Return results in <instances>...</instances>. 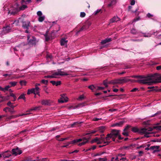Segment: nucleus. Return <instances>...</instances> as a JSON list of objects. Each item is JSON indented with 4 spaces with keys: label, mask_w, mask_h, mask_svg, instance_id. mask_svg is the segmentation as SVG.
Here are the masks:
<instances>
[{
    "label": "nucleus",
    "mask_w": 161,
    "mask_h": 161,
    "mask_svg": "<svg viewBox=\"0 0 161 161\" xmlns=\"http://www.w3.org/2000/svg\"><path fill=\"white\" fill-rule=\"evenodd\" d=\"M104 88L100 86H97V91H98L99 90H103Z\"/></svg>",
    "instance_id": "obj_48"
},
{
    "label": "nucleus",
    "mask_w": 161,
    "mask_h": 161,
    "mask_svg": "<svg viewBox=\"0 0 161 161\" xmlns=\"http://www.w3.org/2000/svg\"><path fill=\"white\" fill-rule=\"evenodd\" d=\"M10 87H11V86H6L4 88H3L4 89V92H5L6 91H8L9 88H10Z\"/></svg>",
    "instance_id": "obj_40"
},
{
    "label": "nucleus",
    "mask_w": 161,
    "mask_h": 161,
    "mask_svg": "<svg viewBox=\"0 0 161 161\" xmlns=\"http://www.w3.org/2000/svg\"><path fill=\"white\" fill-rule=\"evenodd\" d=\"M142 36H143L144 37H150L151 36V33H143L142 32H141Z\"/></svg>",
    "instance_id": "obj_22"
},
{
    "label": "nucleus",
    "mask_w": 161,
    "mask_h": 161,
    "mask_svg": "<svg viewBox=\"0 0 161 161\" xmlns=\"http://www.w3.org/2000/svg\"><path fill=\"white\" fill-rule=\"evenodd\" d=\"M86 15V14L84 12H81L80 14V17H84Z\"/></svg>",
    "instance_id": "obj_47"
},
{
    "label": "nucleus",
    "mask_w": 161,
    "mask_h": 161,
    "mask_svg": "<svg viewBox=\"0 0 161 161\" xmlns=\"http://www.w3.org/2000/svg\"><path fill=\"white\" fill-rule=\"evenodd\" d=\"M111 41V38H108L106 39L103 41H102L101 42V43L102 44H104L107 42H110Z\"/></svg>",
    "instance_id": "obj_21"
},
{
    "label": "nucleus",
    "mask_w": 161,
    "mask_h": 161,
    "mask_svg": "<svg viewBox=\"0 0 161 161\" xmlns=\"http://www.w3.org/2000/svg\"><path fill=\"white\" fill-rule=\"evenodd\" d=\"M8 107H6L3 109V110L5 111L6 112H7L8 111Z\"/></svg>",
    "instance_id": "obj_59"
},
{
    "label": "nucleus",
    "mask_w": 161,
    "mask_h": 161,
    "mask_svg": "<svg viewBox=\"0 0 161 161\" xmlns=\"http://www.w3.org/2000/svg\"><path fill=\"white\" fill-rule=\"evenodd\" d=\"M27 6L26 5H23L21 7L19 8V10H24L25 8H27Z\"/></svg>",
    "instance_id": "obj_36"
},
{
    "label": "nucleus",
    "mask_w": 161,
    "mask_h": 161,
    "mask_svg": "<svg viewBox=\"0 0 161 161\" xmlns=\"http://www.w3.org/2000/svg\"><path fill=\"white\" fill-rule=\"evenodd\" d=\"M156 69L158 70L161 69V65L157 66L156 67Z\"/></svg>",
    "instance_id": "obj_64"
},
{
    "label": "nucleus",
    "mask_w": 161,
    "mask_h": 161,
    "mask_svg": "<svg viewBox=\"0 0 161 161\" xmlns=\"http://www.w3.org/2000/svg\"><path fill=\"white\" fill-rule=\"evenodd\" d=\"M30 24V22L29 21H24L23 22L22 27L24 29H28Z\"/></svg>",
    "instance_id": "obj_11"
},
{
    "label": "nucleus",
    "mask_w": 161,
    "mask_h": 161,
    "mask_svg": "<svg viewBox=\"0 0 161 161\" xmlns=\"http://www.w3.org/2000/svg\"><path fill=\"white\" fill-rule=\"evenodd\" d=\"M40 108V107L39 106L36 107H35L31 108V109H30L29 111H28L27 112H30L31 111H33V110L36 111V110L39 109Z\"/></svg>",
    "instance_id": "obj_29"
},
{
    "label": "nucleus",
    "mask_w": 161,
    "mask_h": 161,
    "mask_svg": "<svg viewBox=\"0 0 161 161\" xmlns=\"http://www.w3.org/2000/svg\"><path fill=\"white\" fill-rule=\"evenodd\" d=\"M8 111L11 114H14L15 112V111H14L13 109H12L10 108H8Z\"/></svg>",
    "instance_id": "obj_44"
},
{
    "label": "nucleus",
    "mask_w": 161,
    "mask_h": 161,
    "mask_svg": "<svg viewBox=\"0 0 161 161\" xmlns=\"http://www.w3.org/2000/svg\"><path fill=\"white\" fill-rule=\"evenodd\" d=\"M20 83L21 86L25 85L26 84V82L24 80H21L20 81Z\"/></svg>",
    "instance_id": "obj_42"
},
{
    "label": "nucleus",
    "mask_w": 161,
    "mask_h": 161,
    "mask_svg": "<svg viewBox=\"0 0 161 161\" xmlns=\"http://www.w3.org/2000/svg\"><path fill=\"white\" fill-rule=\"evenodd\" d=\"M120 20V18L117 16H114L113 18L110 19L109 20V23H114L119 21Z\"/></svg>",
    "instance_id": "obj_13"
},
{
    "label": "nucleus",
    "mask_w": 161,
    "mask_h": 161,
    "mask_svg": "<svg viewBox=\"0 0 161 161\" xmlns=\"http://www.w3.org/2000/svg\"><path fill=\"white\" fill-rule=\"evenodd\" d=\"M17 82H16V81H11V82H10L9 83V84L11 85V87L12 86H15L17 84Z\"/></svg>",
    "instance_id": "obj_34"
},
{
    "label": "nucleus",
    "mask_w": 161,
    "mask_h": 161,
    "mask_svg": "<svg viewBox=\"0 0 161 161\" xmlns=\"http://www.w3.org/2000/svg\"><path fill=\"white\" fill-rule=\"evenodd\" d=\"M125 154L119 153L117 155V157H122V156H125Z\"/></svg>",
    "instance_id": "obj_57"
},
{
    "label": "nucleus",
    "mask_w": 161,
    "mask_h": 161,
    "mask_svg": "<svg viewBox=\"0 0 161 161\" xmlns=\"http://www.w3.org/2000/svg\"><path fill=\"white\" fill-rule=\"evenodd\" d=\"M37 15L39 17L42 15V13L41 11H38L37 13Z\"/></svg>",
    "instance_id": "obj_49"
},
{
    "label": "nucleus",
    "mask_w": 161,
    "mask_h": 161,
    "mask_svg": "<svg viewBox=\"0 0 161 161\" xmlns=\"http://www.w3.org/2000/svg\"><path fill=\"white\" fill-rule=\"evenodd\" d=\"M31 0H26V1H25V0H22L21 1V3L22 4L25 2L30 3L31 2Z\"/></svg>",
    "instance_id": "obj_45"
},
{
    "label": "nucleus",
    "mask_w": 161,
    "mask_h": 161,
    "mask_svg": "<svg viewBox=\"0 0 161 161\" xmlns=\"http://www.w3.org/2000/svg\"><path fill=\"white\" fill-rule=\"evenodd\" d=\"M138 90V89L137 88H135L131 90L130 91L131 92H136V91Z\"/></svg>",
    "instance_id": "obj_53"
},
{
    "label": "nucleus",
    "mask_w": 161,
    "mask_h": 161,
    "mask_svg": "<svg viewBox=\"0 0 161 161\" xmlns=\"http://www.w3.org/2000/svg\"><path fill=\"white\" fill-rule=\"evenodd\" d=\"M84 96L83 95L80 96L78 98V99L80 100H82L84 98Z\"/></svg>",
    "instance_id": "obj_52"
},
{
    "label": "nucleus",
    "mask_w": 161,
    "mask_h": 161,
    "mask_svg": "<svg viewBox=\"0 0 161 161\" xmlns=\"http://www.w3.org/2000/svg\"><path fill=\"white\" fill-rule=\"evenodd\" d=\"M65 94L61 95V98L58 100V102L60 103H63L68 101V98L66 96Z\"/></svg>",
    "instance_id": "obj_8"
},
{
    "label": "nucleus",
    "mask_w": 161,
    "mask_h": 161,
    "mask_svg": "<svg viewBox=\"0 0 161 161\" xmlns=\"http://www.w3.org/2000/svg\"><path fill=\"white\" fill-rule=\"evenodd\" d=\"M44 84H47L48 82V80H42L41 81Z\"/></svg>",
    "instance_id": "obj_50"
},
{
    "label": "nucleus",
    "mask_w": 161,
    "mask_h": 161,
    "mask_svg": "<svg viewBox=\"0 0 161 161\" xmlns=\"http://www.w3.org/2000/svg\"><path fill=\"white\" fill-rule=\"evenodd\" d=\"M29 43L30 44H34L36 43V40L34 38H33L32 40H30Z\"/></svg>",
    "instance_id": "obj_37"
},
{
    "label": "nucleus",
    "mask_w": 161,
    "mask_h": 161,
    "mask_svg": "<svg viewBox=\"0 0 161 161\" xmlns=\"http://www.w3.org/2000/svg\"><path fill=\"white\" fill-rule=\"evenodd\" d=\"M53 103V101L50 100H43L42 101L41 103L43 105L50 106Z\"/></svg>",
    "instance_id": "obj_9"
},
{
    "label": "nucleus",
    "mask_w": 161,
    "mask_h": 161,
    "mask_svg": "<svg viewBox=\"0 0 161 161\" xmlns=\"http://www.w3.org/2000/svg\"><path fill=\"white\" fill-rule=\"evenodd\" d=\"M33 90H32V89H29L28 91L27 94L29 95L31 93H33Z\"/></svg>",
    "instance_id": "obj_43"
},
{
    "label": "nucleus",
    "mask_w": 161,
    "mask_h": 161,
    "mask_svg": "<svg viewBox=\"0 0 161 161\" xmlns=\"http://www.w3.org/2000/svg\"><path fill=\"white\" fill-rule=\"evenodd\" d=\"M101 119V118H94L93 119V120L95 121H97Z\"/></svg>",
    "instance_id": "obj_60"
},
{
    "label": "nucleus",
    "mask_w": 161,
    "mask_h": 161,
    "mask_svg": "<svg viewBox=\"0 0 161 161\" xmlns=\"http://www.w3.org/2000/svg\"><path fill=\"white\" fill-rule=\"evenodd\" d=\"M130 126H127L124 129V131L123 132V134L125 136H127L128 135V132H127V130L129 128Z\"/></svg>",
    "instance_id": "obj_25"
},
{
    "label": "nucleus",
    "mask_w": 161,
    "mask_h": 161,
    "mask_svg": "<svg viewBox=\"0 0 161 161\" xmlns=\"http://www.w3.org/2000/svg\"><path fill=\"white\" fill-rule=\"evenodd\" d=\"M154 128L148 127L143 128L140 130L136 127H133L132 129V131L134 132H138L139 133L144 134V136L147 137H149L153 135V132L152 131Z\"/></svg>",
    "instance_id": "obj_1"
},
{
    "label": "nucleus",
    "mask_w": 161,
    "mask_h": 161,
    "mask_svg": "<svg viewBox=\"0 0 161 161\" xmlns=\"http://www.w3.org/2000/svg\"><path fill=\"white\" fill-rule=\"evenodd\" d=\"M45 18V17L44 15L40 16L38 18V20L39 22H42L44 20Z\"/></svg>",
    "instance_id": "obj_30"
},
{
    "label": "nucleus",
    "mask_w": 161,
    "mask_h": 161,
    "mask_svg": "<svg viewBox=\"0 0 161 161\" xmlns=\"http://www.w3.org/2000/svg\"><path fill=\"white\" fill-rule=\"evenodd\" d=\"M67 42V40H66L65 38L62 39L60 41L61 45L66 46Z\"/></svg>",
    "instance_id": "obj_17"
},
{
    "label": "nucleus",
    "mask_w": 161,
    "mask_h": 161,
    "mask_svg": "<svg viewBox=\"0 0 161 161\" xmlns=\"http://www.w3.org/2000/svg\"><path fill=\"white\" fill-rule=\"evenodd\" d=\"M10 96L13 97V98L14 99L16 98V97L13 93H10Z\"/></svg>",
    "instance_id": "obj_54"
},
{
    "label": "nucleus",
    "mask_w": 161,
    "mask_h": 161,
    "mask_svg": "<svg viewBox=\"0 0 161 161\" xmlns=\"http://www.w3.org/2000/svg\"><path fill=\"white\" fill-rule=\"evenodd\" d=\"M59 73L58 71L55 72L52 74V77L53 78H57L58 76H59Z\"/></svg>",
    "instance_id": "obj_28"
},
{
    "label": "nucleus",
    "mask_w": 161,
    "mask_h": 161,
    "mask_svg": "<svg viewBox=\"0 0 161 161\" xmlns=\"http://www.w3.org/2000/svg\"><path fill=\"white\" fill-rule=\"evenodd\" d=\"M143 76V78L142 79L136 80L137 82L141 84H147L148 85L153 84V79L152 78V75L146 77Z\"/></svg>",
    "instance_id": "obj_2"
},
{
    "label": "nucleus",
    "mask_w": 161,
    "mask_h": 161,
    "mask_svg": "<svg viewBox=\"0 0 161 161\" xmlns=\"http://www.w3.org/2000/svg\"><path fill=\"white\" fill-rule=\"evenodd\" d=\"M88 88L91 90L93 92L97 91V86H95L93 85L88 86Z\"/></svg>",
    "instance_id": "obj_23"
},
{
    "label": "nucleus",
    "mask_w": 161,
    "mask_h": 161,
    "mask_svg": "<svg viewBox=\"0 0 161 161\" xmlns=\"http://www.w3.org/2000/svg\"><path fill=\"white\" fill-rule=\"evenodd\" d=\"M97 129L96 128L93 130H91L90 131V132L88 133H87L86 134V135H89V134H94V133H95L96 132H97Z\"/></svg>",
    "instance_id": "obj_38"
},
{
    "label": "nucleus",
    "mask_w": 161,
    "mask_h": 161,
    "mask_svg": "<svg viewBox=\"0 0 161 161\" xmlns=\"http://www.w3.org/2000/svg\"><path fill=\"white\" fill-rule=\"evenodd\" d=\"M130 77L134 78H143V77L142 75H132Z\"/></svg>",
    "instance_id": "obj_35"
},
{
    "label": "nucleus",
    "mask_w": 161,
    "mask_h": 161,
    "mask_svg": "<svg viewBox=\"0 0 161 161\" xmlns=\"http://www.w3.org/2000/svg\"><path fill=\"white\" fill-rule=\"evenodd\" d=\"M152 78L153 79V84L158 82H161V76L157 74L152 75Z\"/></svg>",
    "instance_id": "obj_7"
},
{
    "label": "nucleus",
    "mask_w": 161,
    "mask_h": 161,
    "mask_svg": "<svg viewBox=\"0 0 161 161\" xmlns=\"http://www.w3.org/2000/svg\"><path fill=\"white\" fill-rule=\"evenodd\" d=\"M8 151H7L3 153L2 155L3 156V158H8L11 156V154L10 153H8Z\"/></svg>",
    "instance_id": "obj_19"
},
{
    "label": "nucleus",
    "mask_w": 161,
    "mask_h": 161,
    "mask_svg": "<svg viewBox=\"0 0 161 161\" xmlns=\"http://www.w3.org/2000/svg\"><path fill=\"white\" fill-rule=\"evenodd\" d=\"M50 82L52 83V84L53 85H55L56 86H58L59 85L61 84V82L60 81H51Z\"/></svg>",
    "instance_id": "obj_20"
},
{
    "label": "nucleus",
    "mask_w": 161,
    "mask_h": 161,
    "mask_svg": "<svg viewBox=\"0 0 161 161\" xmlns=\"http://www.w3.org/2000/svg\"><path fill=\"white\" fill-rule=\"evenodd\" d=\"M99 159L100 160H101V161H107V159L106 158H100Z\"/></svg>",
    "instance_id": "obj_55"
},
{
    "label": "nucleus",
    "mask_w": 161,
    "mask_h": 161,
    "mask_svg": "<svg viewBox=\"0 0 161 161\" xmlns=\"http://www.w3.org/2000/svg\"><path fill=\"white\" fill-rule=\"evenodd\" d=\"M85 105H86L85 104V103H80L79 104L78 107H82L85 106Z\"/></svg>",
    "instance_id": "obj_51"
},
{
    "label": "nucleus",
    "mask_w": 161,
    "mask_h": 161,
    "mask_svg": "<svg viewBox=\"0 0 161 161\" xmlns=\"http://www.w3.org/2000/svg\"><path fill=\"white\" fill-rule=\"evenodd\" d=\"M96 148V146L95 145H93L92 147H91L86 149V151H91L92 150H94Z\"/></svg>",
    "instance_id": "obj_33"
},
{
    "label": "nucleus",
    "mask_w": 161,
    "mask_h": 161,
    "mask_svg": "<svg viewBox=\"0 0 161 161\" xmlns=\"http://www.w3.org/2000/svg\"><path fill=\"white\" fill-rule=\"evenodd\" d=\"M125 77L122 78L123 84L129 81V79H127V77Z\"/></svg>",
    "instance_id": "obj_31"
},
{
    "label": "nucleus",
    "mask_w": 161,
    "mask_h": 161,
    "mask_svg": "<svg viewBox=\"0 0 161 161\" xmlns=\"http://www.w3.org/2000/svg\"><path fill=\"white\" fill-rule=\"evenodd\" d=\"M59 73V75L64 76L67 75L68 74L64 71H62V69H58V70Z\"/></svg>",
    "instance_id": "obj_18"
},
{
    "label": "nucleus",
    "mask_w": 161,
    "mask_h": 161,
    "mask_svg": "<svg viewBox=\"0 0 161 161\" xmlns=\"http://www.w3.org/2000/svg\"><path fill=\"white\" fill-rule=\"evenodd\" d=\"M48 31H47L46 34L45 35V37L46 38V41H48L50 38L49 36H48L47 35V34H48Z\"/></svg>",
    "instance_id": "obj_39"
},
{
    "label": "nucleus",
    "mask_w": 161,
    "mask_h": 161,
    "mask_svg": "<svg viewBox=\"0 0 161 161\" xmlns=\"http://www.w3.org/2000/svg\"><path fill=\"white\" fill-rule=\"evenodd\" d=\"M19 11L18 8H15L8 11V13L14 15L16 14Z\"/></svg>",
    "instance_id": "obj_12"
},
{
    "label": "nucleus",
    "mask_w": 161,
    "mask_h": 161,
    "mask_svg": "<svg viewBox=\"0 0 161 161\" xmlns=\"http://www.w3.org/2000/svg\"><path fill=\"white\" fill-rule=\"evenodd\" d=\"M101 11V9H98L96 11H95L94 13V14L95 15L97 14L98 13L100 12Z\"/></svg>",
    "instance_id": "obj_46"
},
{
    "label": "nucleus",
    "mask_w": 161,
    "mask_h": 161,
    "mask_svg": "<svg viewBox=\"0 0 161 161\" xmlns=\"http://www.w3.org/2000/svg\"><path fill=\"white\" fill-rule=\"evenodd\" d=\"M123 121H121L119 123H117L113 124V126H121L123 123Z\"/></svg>",
    "instance_id": "obj_26"
},
{
    "label": "nucleus",
    "mask_w": 161,
    "mask_h": 161,
    "mask_svg": "<svg viewBox=\"0 0 161 161\" xmlns=\"http://www.w3.org/2000/svg\"><path fill=\"white\" fill-rule=\"evenodd\" d=\"M113 83H114V84H123L122 79V78L115 79L114 80Z\"/></svg>",
    "instance_id": "obj_15"
},
{
    "label": "nucleus",
    "mask_w": 161,
    "mask_h": 161,
    "mask_svg": "<svg viewBox=\"0 0 161 161\" xmlns=\"http://www.w3.org/2000/svg\"><path fill=\"white\" fill-rule=\"evenodd\" d=\"M135 1L134 0H132L131 1L130 4L131 5H133L135 4Z\"/></svg>",
    "instance_id": "obj_56"
},
{
    "label": "nucleus",
    "mask_w": 161,
    "mask_h": 161,
    "mask_svg": "<svg viewBox=\"0 0 161 161\" xmlns=\"http://www.w3.org/2000/svg\"><path fill=\"white\" fill-rule=\"evenodd\" d=\"M106 141L105 138L104 137V135H103L100 138L96 137L91 142L92 143L96 142L97 144H100L102 143H103L107 144L109 143V142L107 141Z\"/></svg>",
    "instance_id": "obj_4"
},
{
    "label": "nucleus",
    "mask_w": 161,
    "mask_h": 161,
    "mask_svg": "<svg viewBox=\"0 0 161 161\" xmlns=\"http://www.w3.org/2000/svg\"><path fill=\"white\" fill-rule=\"evenodd\" d=\"M111 2L108 5V7H111L115 4L116 3V0H110Z\"/></svg>",
    "instance_id": "obj_27"
},
{
    "label": "nucleus",
    "mask_w": 161,
    "mask_h": 161,
    "mask_svg": "<svg viewBox=\"0 0 161 161\" xmlns=\"http://www.w3.org/2000/svg\"><path fill=\"white\" fill-rule=\"evenodd\" d=\"M129 81H130L131 82H137L136 80H134L129 79Z\"/></svg>",
    "instance_id": "obj_61"
},
{
    "label": "nucleus",
    "mask_w": 161,
    "mask_h": 161,
    "mask_svg": "<svg viewBox=\"0 0 161 161\" xmlns=\"http://www.w3.org/2000/svg\"><path fill=\"white\" fill-rule=\"evenodd\" d=\"M19 23V21L18 20H15L13 23H12L11 24H9L4 27L3 30H11V28L14 25L16 26L18 25Z\"/></svg>",
    "instance_id": "obj_6"
},
{
    "label": "nucleus",
    "mask_w": 161,
    "mask_h": 161,
    "mask_svg": "<svg viewBox=\"0 0 161 161\" xmlns=\"http://www.w3.org/2000/svg\"><path fill=\"white\" fill-rule=\"evenodd\" d=\"M103 84L106 87H108V80H105L103 81Z\"/></svg>",
    "instance_id": "obj_41"
},
{
    "label": "nucleus",
    "mask_w": 161,
    "mask_h": 161,
    "mask_svg": "<svg viewBox=\"0 0 161 161\" xmlns=\"http://www.w3.org/2000/svg\"><path fill=\"white\" fill-rule=\"evenodd\" d=\"M97 131L100 132H103L106 129V128L104 126H101L96 128Z\"/></svg>",
    "instance_id": "obj_16"
},
{
    "label": "nucleus",
    "mask_w": 161,
    "mask_h": 161,
    "mask_svg": "<svg viewBox=\"0 0 161 161\" xmlns=\"http://www.w3.org/2000/svg\"><path fill=\"white\" fill-rule=\"evenodd\" d=\"M11 75V74H4L3 75V76H10Z\"/></svg>",
    "instance_id": "obj_62"
},
{
    "label": "nucleus",
    "mask_w": 161,
    "mask_h": 161,
    "mask_svg": "<svg viewBox=\"0 0 161 161\" xmlns=\"http://www.w3.org/2000/svg\"><path fill=\"white\" fill-rule=\"evenodd\" d=\"M153 15L152 14H150V13H148L147 14V16L148 17V18H150L151 17H152L153 16Z\"/></svg>",
    "instance_id": "obj_58"
},
{
    "label": "nucleus",
    "mask_w": 161,
    "mask_h": 161,
    "mask_svg": "<svg viewBox=\"0 0 161 161\" xmlns=\"http://www.w3.org/2000/svg\"><path fill=\"white\" fill-rule=\"evenodd\" d=\"M12 153L15 155H19L22 153V152L18 147L12 150Z\"/></svg>",
    "instance_id": "obj_10"
},
{
    "label": "nucleus",
    "mask_w": 161,
    "mask_h": 161,
    "mask_svg": "<svg viewBox=\"0 0 161 161\" xmlns=\"http://www.w3.org/2000/svg\"><path fill=\"white\" fill-rule=\"evenodd\" d=\"M119 130H113L110 134H108L106 137H105L106 141L110 140L112 138L113 141L115 142H118V140H115V138L118 137L119 136Z\"/></svg>",
    "instance_id": "obj_3"
},
{
    "label": "nucleus",
    "mask_w": 161,
    "mask_h": 161,
    "mask_svg": "<svg viewBox=\"0 0 161 161\" xmlns=\"http://www.w3.org/2000/svg\"><path fill=\"white\" fill-rule=\"evenodd\" d=\"M32 90H34L33 93L35 94H37L39 95V91L40 88L39 87L37 86V85H36L35 88H32Z\"/></svg>",
    "instance_id": "obj_14"
},
{
    "label": "nucleus",
    "mask_w": 161,
    "mask_h": 161,
    "mask_svg": "<svg viewBox=\"0 0 161 161\" xmlns=\"http://www.w3.org/2000/svg\"><path fill=\"white\" fill-rule=\"evenodd\" d=\"M139 19H140V18L138 17L136 19H134L133 20V21L134 22H136V21H137L138 20H139Z\"/></svg>",
    "instance_id": "obj_63"
},
{
    "label": "nucleus",
    "mask_w": 161,
    "mask_h": 161,
    "mask_svg": "<svg viewBox=\"0 0 161 161\" xmlns=\"http://www.w3.org/2000/svg\"><path fill=\"white\" fill-rule=\"evenodd\" d=\"M19 117V116L17 115H11V116H10L8 117H7L6 119V121H7L9 119H14V118H17V117Z\"/></svg>",
    "instance_id": "obj_24"
},
{
    "label": "nucleus",
    "mask_w": 161,
    "mask_h": 161,
    "mask_svg": "<svg viewBox=\"0 0 161 161\" xmlns=\"http://www.w3.org/2000/svg\"><path fill=\"white\" fill-rule=\"evenodd\" d=\"M18 100L19 99H23L25 100V94H21L18 97Z\"/></svg>",
    "instance_id": "obj_32"
},
{
    "label": "nucleus",
    "mask_w": 161,
    "mask_h": 161,
    "mask_svg": "<svg viewBox=\"0 0 161 161\" xmlns=\"http://www.w3.org/2000/svg\"><path fill=\"white\" fill-rule=\"evenodd\" d=\"M88 141L86 137H83L82 138L76 139L74 140L71 142V143L72 144L75 143H76L82 142H80L78 144L79 146H81L84 145L88 142Z\"/></svg>",
    "instance_id": "obj_5"
}]
</instances>
